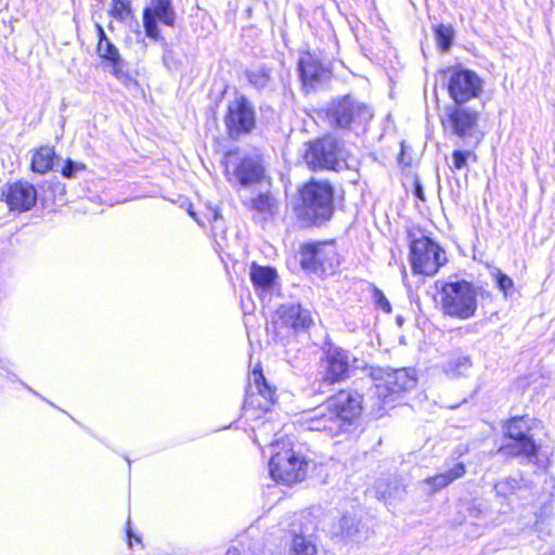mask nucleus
<instances>
[{
	"mask_svg": "<svg viewBox=\"0 0 555 555\" xmlns=\"http://www.w3.org/2000/svg\"><path fill=\"white\" fill-rule=\"evenodd\" d=\"M297 218L307 225H321L334 214V189L327 181L310 180L300 189L295 207Z\"/></svg>",
	"mask_w": 555,
	"mask_h": 555,
	"instance_id": "obj_1",
	"label": "nucleus"
},
{
	"mask_svg": "<svg viewBox=\"0 0 555 555\" xmlns=\"http://www.w3.org/2000/svg\"><path fill=\"white\" fill-rule=\"evenodd\" d=\"M537 420L528 415L509 418L504 428L508 441L500 448L499 452L506 456L521 457L529 464H535L540 446L534 439Z\"/></svg>",
	"mask_w": 555,
	"mask_h": 555,
	"instance_id": "obj_2",
	"label": "nucleus"
},
{
	"mask_svg": "<svg viewBox=\"0 0 555 555\" xmlns=\"http://www.w3.org/2000/svg\"><path fill=\"white\" fill-rule=\"evenodd\" d=\"M440 296L441 310L450 318L468 320L477 311V288L467 281L443 282Z\"/></svg>",
	"mask_w": 555,
	"mask_h": 555,
	"instance_id": "obj_3",
	"label": "nucleus"
},
{
	"mask_svg": "<svg viewBox=\"0 0 555 555\" xmlns=\"http://www.w3.org/2000/svg\"><path fill=\"white\" fill-rule=\"evenodd\" d=\"M371 378L374 382L372 393L378 398L382 405L392 403L396 396L410 391L417 382L415 372L404 367H372Z\"/></svg>",
	"mask_w": 555,
	"mask_h": 555,
	"instance_id": "obj_4",
	"label": "nucleus"
},
{
	"mask_svg": "<svg viewBox=\"0 0 555 555\" xmlns=\"http://www.w3.org/2000/svg\"><path fill=\"white\" fill-rule=\"evenodd\" d=\"M327 117L335 128L357 131L366 127L373 112L369 105L348 94L331 103Z\"/></svg>",
	"mask_w": 555,
	"mask_h": 555,
	"instance_id": "obj_5",
	"label": "nucleus"
},
{
	"mask_svg": "<svg viewBox=\"0 0 555 555\" xmlns=\"http://www.w3.org/2000/svg\"><path fill=\"white\" fill-rule=\"evenodd\" d=\"M410 262L414 273L431 276L446 264L447 256L438 243L423 235L410 243Z\"/></svg>",
	"mask_w": 555,
	"mask_h": 555,
	"instance_id": "obj_6",
	"label": "nucleus"
},
{
	"mask_svg": "<svg viewBox=\"0 0 555 555\" xmlns=\"http://www.w3.org/2000/svg\"><path fill=\"white\" fill-rule=\"evenodd\" d=\"M307 165L313 169L337 170L345 164L341 144L332 135H326L309 143L305 153Z\"/></svg>",
	"mask_w": 555,
	"mask_h": 555,
	"instance_id": "obj_7",
	"label": "nucleus"
},
{
	"mask_svg": "<svg viewBox=\"0 0 555 555\" xmlns=\"http://www.w3.org/2000/svg\"><path fill=\"white\" fill-rule=\"evenodd\" d=\"M224 125L231 139H238L250 133L256 126V113L251 103L237 95L228 103Z\"/></svg>",
	"mask_w": 555,
	"mask_h": 555,
	"instance_id": "obj_8",
	"label": "nucleus"
},
{
	"mask_svg": "<svg viewBox=\"0 0 555 555\" xmlns=\"http://www.w3.org/2000/svg\"><path fill=\"white\" fill-rule=\"evenodd\" d=\"M300 263L314 273H326L338 264V254L332 242L307 243L300 249Z\"/></svg>",
	"mask_w": 555,
	"mask_h": 555,
	"instance_id": "obj_9",
	"label": "nucleus"
},
{
	"mask_svg": "<svg viewBox=\"0 0 555 555\" xmlns=\"http://www.w3.org/2000/svg\"><path fill=\"white\" fill-rule=\"evenodd\" d=\"M308 463L297 456L293 450L278 452L269 463L270 475L275 481L292 485L305 479Z\"/></svg>",
	"mask_w": 555,
	"mask_h": 555,
	"instance_id": "obj_10",
	"label": "nucleus"
},
{
	"mask_svg": "<svg viewBox=\"0 0 555 555\" xmlns=\"http://www.w3.org/2000/svg\"><path fill=\"white\" fill-rule=\"evenodd\" d=\"M320 369L323 383L332 385L347 379L350 371L349 352L340 347L328 345L323 348Z\"/></svg>",
	"mask_w": 555,
	"mask_h": 555,
	"instance_id": "obj_11",
	"label": "nucleus"
},
{
	"mask_svg": "<svg viewBox=\"0 0 555 555\" xmlns=\"http://www.w3.org/2000/svg\"><path fill=\"white\" fill-rule=\"evenodd\" d=\"M482 85V79L475 72L460 68L450 74L448 90L455 104H464L480 94Z\"/></svg>",
	"mask_w": 555,
	"mask_h": 555,
	"instance_id": "obj_12",
	"label": "nucleus"
},
{
	"mask_svg": "<svg viewBox=\"0 0 555 555\" xmlns=\"http://www.w3.org/2000/svg\"><path fill=\"white\" fill-rule=\"evenodd\" d=\"M96 53L104 62H106L112 67V75L127 87L135 83V80L126 69V61L121 57L119 50L109 40V38L107 37L103 27L100 24H96Z\"/></svg>",
	"mask_w": 555,
	"mask_h": 555,
	"instance_id": "obj_13",
	"label": "nucleus"
},
{
	"mask_svg": "<svg viewBox=\"0 0 555 555\" xmlns=\"http://www.w3.org/2000/svg\"><path fill=\"white\" fill-rule=\"evenodd\" d=\"M327 410L339 421L343 431L362 411V397L357 392L341 390L326 400Z\"/></svg>",
	"mask_w": 555,
	"mask_h": 555,
	"instance_id": "obj_14",
	"label": "nucleus"
},
{
	"mask_svg": "<svg viewBox=\"0 0 555 555\" xmlns=\"http://www.w3.org/2000/svg\"><path fill=\"white\" fill-rule=\"evenodd\" d=\"M478 118V112L468 109L462 104H454L447 107V118L442 120V124L446 129H450L457 137L466 138L477 126Z\"/></svg>",
	"mask_w": 555,
	"mask_h": 555,
	"instance_id": "obj_15",
	"label": "nucleus"
},
{
	"mask_svg": "<svg viewBox=\"0 0 555 555\" xmlns=\"http://www.w3.org/2000/svg\"><path fill=\"white\" fill-rule=\"evenodd\" d=\"M274 395L275 390L268 385L262 372L254 370L253 384H249L246 390L244 409L257 406L260 410L268 411L270 404L274 401Z\"/></svg>",
	"mask_w": 555,
	"mask_h": 555,
	"instance_id": "obj_16",
	"label": "nucleus"
},
{
	"mask_svg": "<svg viewBox=\"0 0 555 555\" xmlns=\"http://www.w3.org/2000/svg\"><path fill=\"white\" fill-rule=\"evenodd\" d=\"M302 425L308 430L325 431L331 436H337L343 433L339 421L327 410L326 401L318 408L307 412L302 416Z\"/></svg>",
	"mask_w": 555,
	"mask_h": 555,
	"instance_id": "obj_17",
	"label": "nucleus"
},
{
	"mask_svg": "<svg viewBox=\"0 0 555 555\" xmlns=\"http://www.w3.org/2000/svg\"><path fill=\"white\" fill-rule=\"evenodd\" d=\"M264 177L266 169L259 155L242 157L233 170L235 181L245 188L260 183Z\"/></svg>",
	"mask_w": 555,
	"mask_h": 555,
	"instance_id": "obj_18",
	"label": "nucleus"
},
{
	"mask_svg": "<svg viewBox=\"0 0 555 555\" xmlns=\"http://www.w3.org/2000/svg\"><path fill=\"white\" fill-rule=\"evenodd\" d=\"M3 196L12 210L27 211L36 205L37 190L28 182L18 181L10 184Z\"/></svg>",
	"mask_w": 555,
	"mask_h": 555,
	"instance_id": "obj_19",
	"label": "nucleus"
},
{
	"mask_svg": "<svg viewBox=\"0 0 555 555\" xmlns=\"http://www.w3.org/2000/svg\"><path fill=\"white\" fill-rule=\"evenodd\" d=\"M298 70L304 86L311 88L327 80L331 76V72L309 52L300 56Z\"/></svg>",
	"mask_w": 555,
	"mask_h": 555,
	"instance_id": "obj_20",
	"label": "nucleus"
},
{
	"mask_svg": "<svg viewBox=\"0 0 555 555\" xmlns=\"http://www.w3.org/2000/svg\"><path fill=\"white\" fill-rule=\"evenodd\" d=\"M278 313L281 322L295 332L306 331L313 324L311 312L299 304L282 305Z\"/></svg>",
	"mask_w": 555,
	"mask_h": 555,
	"instance_id": "obj_21",
	"label": "nucleus"
},
{
	"mask_svg": "<svg viewBox=\"0 0 555 555\" xmlns=\"http://www.w3.org/2000/svg\"><path fill=\"white\" fill-rule=\"evenodd\" d=\"M466 473L464 463L459 462L453 465L450 469L444 473L437 474L433 477H428L421 482L424 492L427 494H434L441 489H444L456 479L463 477Z\"/></svg>",
	"mask_w": 555,
	"mask_h": 555,
	"instance_id": "obj_22",
	"label": "nucleus"
},
{
	"mask_svg": "<svg viewBox=\"0 0 555 555\" xmlns=\"http://www.w3.org/2000/svg\"><path fill=\"white\" fill-rule=\"evenodd\" d=\"M152 16L154 21H159L166 26L172 27L176 22V12L171 0H151L150 5L144 8L143 14Z\"/></svg>",
	"mask_w": 555,
	"mask_h": 555,
	"instance_id": "obj_23",
	"label": "nucleus"
},
{
	"mask_svg": "<svg viewBox=\"0 0 555 555\" xmlns=\"http://www.w3.org/2000/svg\"><path fill=\"white\" fill-rule=\"evenodd\" d=\"M248 207L259 214L263 220L273 217L279 210L278 201L269 192L259 193L253 197Z\"/></svg>",
	"mask_w": 555,
	"mask_h": 555,
	"instance_id": "obj_24",
	"label": "nucleus"
},
{
	"mask_svg": "<svg viewBox=\"0 0 555 555\" xmlns=\"http://www.w3.org/2000/svg\"><path fill=\"white\" fill-rule=\"evenodd\" d=\"M56 158L54 147L44 145L35 150L31 156L30 169L37 173H46L53 168Z\"/></svg>",
	"mask_w": 555,
	"mask_h": 555,
	"instance_id": "obj_25",
	"label": "nucleus"
},
{
	"mask_svg": "<svg viewBox=\"0 0 555 555\" xmlns=\"http://www.w3.org/2000/svg\"><path fill=\"white\" fill-rule=\"evenodd\" d=\"M472 367V360L468 356L454 353L444 363V372L453 377L466 375Z\"/></svg>",
	"mask_w": 555,
	"mask_h": 555,
	"instance_id": "obj_26",
	"label": "nucleus"
},
{
	"mask_svg": "<svg viewBox=\"0 0 555 555\" xmlns=\"http://www.w3.org/2000/svg\"><path fill=\"white\" fill-rule=\"evenodd\" d=\"M276 278V272L270 267L253 264L250 269V280L255 286L269 288Z\"/></svg>",
	"mask_w": 555,
	"mask_h": 555,
	"instance_id": "obj_27",
	"label": "nucleus"
},
{
	"mask_svg": "<svg viewBox=\"0 0 555 555\" xmlns=\"http://www.w3.org/2000/svg\"><path fill=\"white\" fill-rule=\"evenodd\" d=\"M359 532V521L352 516H343L338 521V528L335 533L344 541L353 540Z\"/></svg>",
	"mask_w": 555,
	"mask_h": 555,
	"instance_id": "obj_28",
	"label": "nucleus"
},
{
	"mask_svg": "<svg viewBox=\"0 0 555 555\" xmlns=\"http://www.w3.org/2000/svg\"><path fill=\"white\" fill-rule=\"evenodd\" d=\"M291 555H318L317 545L306 535H295Z\"/></svg>",
	"mask_w": 555,
	"mask_h": 555,
	"instance_id": "obj_29",
	"label": "nucleus"
},
{
	"mask_svg": "<svg viewBox=\"0 0 555 555\" xmlns=\"http://www.w3.org/2000/svg\"><path fill=\"white\" fill-rule=\"evenodd\" d=\"M375 488L377 496L382 500L396 499L403 492V488L397 481L378 480Z\"/></svg>",
	"mask_w": 555,
	"mask_h": 555,
	"instance_id": "obj_30",
	"label": "nucleus"
},
{
	"mask_svg": "<svg viewBox=\"0 0 555 555\" xmlns=\"http://www.w3.org/2000/svg\"><path fill=\"white\" fill-rule=\"evenodd\" d=\"M437 44L441 51L447 52L453 43L454 30L451 26L440 24L435 29Z\"/></svg>",
	"mask_w": 555,
	"mask_h": 555,
	"instance_id": "obj_31",
	"label": "nucleus"
},
{
	"mask_svg": "<svg viewBox=\"0 0 555 555\" xmlns=\"http://www.w3.org/2000/svg\"><path fill=\"white\" fill-rule=\"evenodd\" d=\"M246 77L256 89H264L270 81V70L266 67H260L255 70L246 73Z\"/></svg>",
	"mask_w": 555,
	"mask_h": 555,
	"instance_id": "obj_32",
	"label": "nucleus"
},
{
	"mask_svg": "<svg viewBox=\"0 0 555 555\" xmlns=\"http://www.w3.org/2000/svg\"><path fill=\"white\" fill-rule=\"evenodd\" d=\"M520 488V482L516 478H504L494 485V491L498 496L507 499Z\"/></svg>",
	"mask_w": 555,
	"mask_h": 555,
	"instance_id": "obj_33",
	"label": "nucleus"
},
{
	"mask_svg": "<svg viewBox=\"0 0 555 555\" xmlns=\"http://www.w3.org/2000/svg\"><path fill=\"white\" fill-rule=\"evenodd\" d=\"M131 13L129 2L125 0H113L111 14L119 21L126 20Z\"/></svg>",
	"mask_w": 555,
	"mask_h": 555,
	"instance_id": "obj_34",
	"label": "nucleus"
},
{
	"mask_svg": "<svg viewBox=\"0 0 555 555\" xmlns=\"http://www.w3.org/2000/svg\"><path fill=\"white\" fill-rule=\"evenodd\" d=\"M469 156L475 157V154L470 151L455 150L452 154L453 168L461 170V169L467 167V160H468Z\"/></svg>",
	"mask_w": 555,
	"mask_h": 555,
	"instance_id": "obj_35",
	"label": "nucleus"
},
{
	"mask_svg": "<svg viewBox=\"0 0 555 555\" xmlns=\"http://www.w3.org/2000/svg\"><path fill=\"white\" fill-rule=\"evenodd\" d=\"M147 14L149 13L143 14V26L145 29V34L151 39L158 40L159 39V29L157 26V21H154L152 18V16H149Z\"/></svg>",
	"mask_w": 555,
	"mask_h": 555,
	"instance_id": "obj_36",
	"label": "nucleus"
},
{
	"mask_svg": "<svg viewBox=\"0 0 555 555\" xmlns=\"http://www.w3.org/2000/svg\"><path fill=\"white\" fill-rule=\"evenodd\" d=\"M86 166L82 163H77L72 159H66L65 165L62 168L63 177L67 179H72L76 176L78 171L85 170Z\"/></svg>",
	"mask_w": 555,
	"mask_h": 555,
	"instance_id": "obj_37",
	"label": "nucleus"
},
{
	"mask_svg": "<svg viewBox=\"0 0 555 555\" xmlns=\"http://www.w3.org/2000/svg\"><path fill=\"white\" fill-rule=\"evenodd\" d=\"M373 301L374 305L386 313L391 312V306L384 293L377 287L373 288Z\"/></svg>",
	"mask_w": 555,
	"mask_h": 555,
	"instance_id": "obj_38",
	"label": "nucleus"
},
{
	"mask_svg": "<svg viewBox=\"0 0 555 555\" xmlns=\"http://www.w3.org/2000/svg\"><path fill=\"white\" fill-rule=\"evenodd\" d=\"M495 282L499 289L502 291L505 296H507L508 291H511L514 286L513 280L500 270H498L495 274Z\"/></svg>",
	"mask_w": 555,
	"mask_h": 555,
	"instance_id": "obj_39",
	"label": "nucleus"
},
{
	"mask_svg": "<svg viewBox=\"0 0 555 555\" xmlns=\"http://www.w3.org/2000/svg\"><path fill=\"white\" fill-rule=\"evenodd\" d=\"M414 194L417 198H420L422 201L425 199L423 188L418 182L415 183Z\"/></svg>",
	"mask_w": 555,
	"mask_h": 555,
	"instance_id": "obj_40",
	"label": "nucleus"
},
{
	"mask_svg": "<svg viewBox=\"0 0 555 555\" xmlns=\"http://www.w3.org/2000/svg\"><path fill=\"white\" fill-rule=\"evenodd\" d=\"M127 535H128L129 544L131 545V539H132L133 535H132V532H131L130 529H128Z\"/></svg>",
	"mask_w": 555,
	"mask_h": 555,
	"instance_id": "obj_41",
	"label": "nucleus"
}]
</instances>
